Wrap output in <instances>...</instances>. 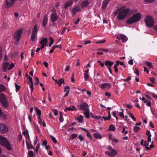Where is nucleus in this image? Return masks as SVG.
<instances>
[{"mask_svg":"<svg viewBox=\"0 0 157 157\" xmlns=\"http://www.w3.org/2000/svg\"><path fill=\"white\" fill-rule=\"evenodd\" d=\"M39 119V120L38 121V122L39 124H42L43 123V121H42V119H41L40 117H38Z\"/></svg>","mask_w":157,"mask_h":157,"instance_id":"obj_59","label":"nucleus"},{"mask_svg":"<svg viewBox=\"0 0 157 157\" xmlns=\"http://www.w3.org/2000/svg\"><path fill=\"white\" fill-rule=\"evenodd\" d=\"M23 32V30L22 29H19L16 31L14 33V37L16 39L17 41H19L21 36Z\"/></svg>","mask_w":157,"mask_h":157,"instance_id":"obj_7","label":"nucleus"},{"mask_svg":"<svg viewBox=\"0 0 157 157\" xmlns=\"http://www.w3.org/2000/svg\"><path fill=\"white\" fill-rule=\"evenodd\" d=\"M137 11V10L136 9L132 10H130V11H129V13L133 14L134 13H136Z\"/></svg>","mask_w":157,"mask_h":157,"instance_id":"obj_45","label":"nucleus"},{"mask_svg":"<svg viewBox=\"0 0 157 157\" xmlns=\"http://www.w3.org/2000/svg\"><path fill=\"white\" fill-rule=\"evenodd\" d=\"M134 131L135 132H137L140 130V128L137 126H134L133 127Z\"/></svg>","mask_w":157,"mask_h":157,"instance_id":"obj_37","label":"nucleus"},{"mask_svg":"<svg viewBox=\"0 0 157 157\" xmlns=\"http://www.w3.org/2000/svg\"><path fill=\"white\" fill-rule=\"evenodd\" d=\"M109 0H104L103 1L102 7V9H105L106 8L107 5L109 3Z\"/></svg>","mask_w":157,"mask_h":157,"instance_id":"obj_19","label":"nucleus"},{"mask_svg":"<svg viewBox=\"0 0 157 157\" xmlns=\"http://www.w3.org/2000/svg\"><path fill=\"white\" fill-rule=\"evenodd\" d=\"M0 102L2 104L4 107L7 108L9 106L7 99L3 94H0Z\"/></svg>","mask_w":157,"mask_h":157,"instance_id":"obj_4","label":"nucleus"},{"mask_svg":"<svg viewBox=\"0 0 157 157\" xmlns=\"http://www.w3.org/2000/svg\"><path fill=\"white\" fill-rule=\"evenodd\" d=\"M15 86L16 88V92H17L20 89L21 87L20 86L18 85L16 83H15Z\"/></svg>","mask_w":157,"mask_h":157,"instance_id":"obj_38","label":"nucleus"},{"mask_svg":"<svg viewBox=\"0 0 157 157\" xmlns=\"http://www.w3.org/2000/svg\"><path fill=\"white\" fill-rule=\"evenodd\" d=\"M89 71V69H87L85 70L84 71V80L85 81H87L89 78L90 76L88 74Z\"/></svg>","mask_w":157,"mask_h":157,"instance_id":"obj_13","label":"nucleus"},{"mask_svg":"<svg viewBox=\"0 0 157 157\" xmlns=\"http://www.w3.org/2000/svg\"><path fill=\"white\" fill-rule=\"evenodd\" d=\"M73 3L72 0H69L65 4L64 8L65 9L67 8L71 5Z\"/></svg>","mask_w":157,"mask_h":157,"instance_id":"obj_16","label":"nucleus"},{"mask_svg":"<svg viewBox=\"0 0 157 157\" xmlns=\"http://www.w3.org/2000/svg\"><path fill=\"white\" fill-rule=\"evenodd\" d=\"M93 135L95 138L99 139H101L102 136L99 133H96L94 134Z\"/></svg>","mask_w":157,"mask_h":157,"instance_id":"obj_24","label":"nucleus"},{"mask_svg":"<svg viewBox=\"0 0 157 157\" xmlns=\"http://www.w3.org/2000/svg\"><path fill=\"white\" fill-rule=\"evenodd\" d=\"M113 64V62H111L109 60H107L105 62V65L106 66H108V67H110L112 66Z\"/></svg>","mask_w":157,"mask_h":157,"instance_id":"obj_21","label":"nucleus"},{"mask_svg":"<svg viewBox=\"0 0 157 157\" xmlns=\"http://www.w3.org/2000/svg\"><path fill=\"white\" fill-rule=\"evenodd\" d=\"M5 90V87L3 85H0V92L4 91Z\"/></svg>","mask_w":157,"mask_h":157,"instance_id":"obj_34","label":"nucleus"},{"mask_svg":"<svg viewBox=\"0 0 157 157\" xmlns=\"http://www.w3.org/2000/svg\"><path fill=\"white\" fill-rule=\"evenodd\" d=\"M35 79H36V82H35V85H37L38 84L39 82V79L36 77H35Z\"/></svg>","mask_w":157,"mask_h":157,"instance_id":"obj_54","label":"nucleus"},{"mask_svg":"<svg viewBox=\"0 0 157 157\" xmlns=\"http://www.w3.org/2000/svg\"><path fill=\"white\" fill-rule=\"evenodd\" d=\"M28 79L29 82H27V83L30 86L31 91L32 92L33 90L34 89L33 79L30 76H29Z\"/></svg>","mask_w":157,"mask_h":157,"instance_id":"obj_11","label":"nucleus"},{"mask_svg":"<svg viewBox=\"0 0 157 157\" xmlns=\"http://www.w3.org/2000/svg\"><path fill=\"white\" fill-rule=\"evenodd\" d=\"M77 136L78 135L77 134H73L71 136V139L73 140V139H75L77 137Z\"/></svg>","mask_w":157,"mask_h":157,"instance_id":"obj_42","label":"nucleus"},{"mask_svg":"<svg viewBox=\"0 0 157 157\" xmlns=\"http://www.w3.org/2000/svg\"><path fill=\"white\" fill-rule=\"evenodd\" d=\"M28 150H29V149H34V147L33 145L31 144V143L28 142L27 140L25 141Z\"/></svg>","mask_w":157,"mask_h":157,"instance_id":"obj_18","label":"nucleus"},{"mask_svg":"<svg viewBox=\"0 0 157 157\" xmlns=\"http://www.w3.org/2000/svg\"><path fill=\"white\" fill-rule=\"evenodd\" d=\"M146 65L150 68H153L152 63L148 62H146L145 63Z\"/></svg>","mask_w":157,"mask_h":157,"instance_id":"obj_31","label":"nucleus"},{"mask_svg":"<svg viewBox=\"0 0 157 157\" xmlns=\"http://www.w3.org/2000/svg\"><path fill=\"white\" fill-rule=\"evenodd\" d=\"M125 7L126 6L124 5H123L121 7L117 9L116 12H117L118 11H120V10H122L125 9Z\"/></svg>","mask_w":157,"mask_h":157,"instance_id":"obj_44","label":"nucleus"},{"mask_svg":"<svg viewBox=\"0 0 157 157\" xmlns=\"http://www.w3.org/2000/svg\"><path fill=\"white\" fill-rule=\"evenodd\" d=\"M47 144V141L46 140H44L42 143V145L46 146Z\"/></svg>","mask_w":157,"mask_h":157,"instance_id":"obj_60","label":"nucleus"},{"mask_svg":"<svg viewBox=\"0 0 157 157\" xmlns=\"http://www.w3.org/2000/svg\"><path fill=\"white\" fill-rule=\"evenodd\" d=\"M89 4L88 1H85L83 2L81 5V7L83 8L88 6Z\"/></svg>","mask_w":157,"mask_h":157,"instance_id":"obj_25","label":"nucleus"},{"mask_svg":"<svg viewBox=\"0 0 157 157\" xmlns=\"http://www.w3.org/2000/svg\"><path fill=\"white\" fill-rule=\"evenodd\" d=\"M79 107L80 109L83 110L84 111L89 109L88 105L86 102H84L82 104H80L79 105Z\"/></svg>","mask_w":157,"mask_h":157,"instance_id":"obj_10","label":"nucleus"},{"mask_svg":"<svg viewBox=\"0 0 157 157\" xmlns=\"http://www.w3.org/2000/svg\"><path fill=\"white\" fill-rule=\"evenodd\" d=\"M129 115L131 117V118L133 120V121H136V118L131 113H128Z\"/></svg>","mask_w":157,"mask_h":157,"instance_id":"obj_48","label":"nucleus"},{"mask_svg":"<svg viewBox=\"0 0 157 157\" xmlns=\"http://www.w3.org/2000/svg\"><path fill=\"white\" fill-rule=\"evenodd\" d=\"M64 120V118L63 116V115L62 114V113H60V117H59V121L60 122H63Z\"/></svg>","mask_w":157,"mask_h":157,"instance_id":"obj_41","label":"nucleus"},{"mask_svg":"<svg viewBox=\"0 0 157 157\" xmlns=\"http://www.w3.org/2000/svg\"><path fill=\"white\" fill-rule=\"evenodd\" d=\"M48 20V17L47 14H45L44 17L43 22L42 25L44 27H45L47 24Z\"/></svg>","mask_w":157,"mask_h":157,"instance_id":"obj_12","label":"nucleus"},{"mask_svg":"<svg viewBox=\"0 0 157 157\" xmlns=\"http://www.w3.org/2000/svg\"><path fill=\"white\" fill-rule=\"evenodd\" d=\"M78 138L81 141H82L83 140V137L81 135L78 136Z\"/></svg>","mask_w":157,"mask_h":157,"instance_id":"obj_58","label":"nucleus"},{"mask_svg":"<svg viewBox=\"0 0 157 157\" xmlns=\"http://www.w3.org/2000/svg\"><path fill=\"white\" fill-rule=\"evenodd\" d=\"M40 145L39 144H38L36 145L35 150V151L36 153L38 152L39 149Z\"/></svg>","mask_w":157,"mask_h":157,"instance_id":"obj_49","label":"nucleus"},{"mask_svg":"<svg viewBox=\"0 0 157 157\" xmlns=\"http://www.w3.org/2000/svg\"><path fill=\"white\" fill-rule=\"evenodd\" d=\"M69 87L68 86L64 87V91L66 92V93L64 95V97H66L68 95L69 91Z\"/></svg>","mask_w":157,"mask_h":157,"instance_id":"obj_23","label":"nucleus"},{"mask_svg":"<svg viewBox=\"0 0 157 157\" xmlns=\"http://www.w3.org/2000/svg\"><path fill=\"white\" fill-rule=\"evenodd\" d=\"M50 136L51 138L52 139V140L53 141V143L55 144L57 142V141L56 140L55 138L54 137V136H53L52 135H50Z\"/></svg>","mask_w":157,"mask_h":157,"instance_id":"obj_43","label":"nucleus"},{"mask_svg":"<svg viewBox=\"0 0 157 157\" xmlns=\"http://www.w3.org/2000/svg\"><path fill=\"white\" fill-rule=\"evenodd\" d=\"M105 40H100L96 42V44H102L105 43Z\"/></svg>","mask_w":157,"mask_h":157,"instance_id":"obj_56","label":"nucleus"},{"mask_svg":"<svg viewBox=\"0 0 157 157\" xmlns=\"http://www.w3.org/2000/svg\"><path fill=\"white\" fill-rule=\"evenodd\" d=\"M97 62L100 64L101 67H102L104 66V64L101 60H99Z\"/></svg>","mask_w":157,"mask_h":157,"instance_id":"obj_55","label":"nucleus"},{"mask_svg":"<svg viewBox=\"0 0 157 157\" xmlns=\"http://www.w3.org/2000/svg\"><path fill=\"white\" fill-rule=\"evenodd\" d=\"M144 71L146 72L147 74H148L149 72V71L148 69H147L145 67H144Z\"/></svg>","mask_w":157,"mask_h":157,"instance_id":"obj_61","label":"nucleus"},{"mask_svg":"<svg viewBox=\"0 0 157 157\" xmlns=\"http://www.w3.org/2000/svg\"><path fill=\"white\" fill-rule=\"evenodd\" d=\"M19 54V52L17 51H15L13 52L12 54V57L13 58L16 57Z\"/></svg>","mask_w":157,"mask_h":157,"instance_id":"obj_40","label":"nucleus"},{"mask_svg":"<svg viewBox=\"0 0 157 157\" xmlns=\"http://www.w3.org/2000/svg\"><path fill=\"white\" fill-rule=\"evenodd\" d=\"M29 156L27 157H33L34 156V154L32 151H29L28 153Z\"/></svg>","mask_w":157,"mask_h":157,"instance_id":"obj_35","label":"nucleus"},{"mask_svg":"<svg viewBox=\"0 0 157 157\" xmlns=\"http://www.w3.org/2000/svg\"><path fill=\"white\" fill-rule=\"evenodd\" d=\"M23 134L25 135H27L29 134V132L27 130H26L23 132Z\"/></svg>","mask_w":157,"mask_h":157,"instance_id":"obj_52","label":"nucleus"},{"mask_svg":"<svg viewBox=\"0 0 157 157\" xmlns=\"http://www.w3.org/2000/svg\"><path fill=\"white\" fill-rule=\"evenodd\" d=\"M9 63L8 62H6L3 63L2 67L4 72H6L7 71V68L9 66Z\"/></svg>","mask_w":157,"mask_h":157,"instance_id":"obj_15","label":"nucleus"},{"mask_svg":"<svg viewBox=\"0 0 157 157\" xmlns=\"http://www.w3.org/2000/svg\"><path fill=\"white\" fill-rule=\"evenodd\" d=\"M64 82V80L63 78H62L60 79L58 81L57 80V82H56V83L58 84L59 86H61V84L63 83Z\"/></svg>","mask_w":157,"mask_h":157,"instance_id":"obj_29","label":"nucleus"},{"mask_svg":"<svg viewBox=\"0 0 157 157\" xmlns=\"http://www.w3.org/2000/svg\"><path fill=\"white\" fill-rule=\"evenodd\" d=\"M128 63L130 65H133V60L130 59L128 61Z\"/></svg>","mask_w":157,"mask_h":157,"instance_id":"obj_64","label":"nucleus"},{"mask_svg":"<svg viewBox=\"0 0 157 157\" xmlns=\"http://www.w3.org/2000/svg\"><path fill=\"white\" fill-rule=\"evenodd\" d=\"M120 38L123 42H125L127 40V37L124 35H120Z\"/></svg>","mask_w":157,"mask_h":157,"instance_id":"obj_28","label":"nucleus"},{"mask_svg":"<svg viewBox=\"0 0 157 157\" xmlns=\"http://www.w3.org/2000/svg\"><path fill=\"white\" fill-rule=\"evenodd\" d=\"M145 22L146 25L149 27L152 26L154 23L153 20L150 16L146 17Z\"/></svg>","mask_w":157,"mask_h":157,"instance_id":"obj_5","label":"nucleus"},{"mask_svg":"<svg viewBox=\"0 0 157 157\" xmlns=\"http://www.w3.org/2000/svg\"><path fill=\"white\" fill-rule=\"evenodd\" d=\"M107 86L110 87V85L108 83H104L101 85V87L102 89H104Z\"/></svg>","mask_w":157,"mask_h":157,"instance_id":"obj_36","label":"nucleus"},{"mask_svg":"<svg viewBox=\"0 0 157 157\" xmlns=\"http://www.w3.org/2000/svg\"><path fill=\"white\" fill-rule=\"evenodd\" d=\"M144 146L145 147V148L146 147H147L149 145V144L147 143L146 141H144Z\"/></svg>","mask_w":157,"mask_h":157,"instance_id":"obj_62","label":"nucleus"},{"mask_svg":"<svg viewBox=\"0 0 157 157\" xmlns=\"http://www.w3.org/2000/svg\"><path fill=\"white\" fill-rule=\"evenodd\" d=\"M38 32L37 26L35 25L33 29L32 30V34L36 35Z\"/></svg>","mask_w":157,"mask_h":157,"instance_id":"obj_26","label":"nucleus"},{"mask_svg":"<svg viewBox=\"0 0 157 157\" xmlns=\"http://www.w3.org/2000/svg\"><path fill=\"white\" fill-rule=\"evenodd\" d=\"M73 109H74L75 111L77 110L76 109L75 107L74 106H72V108L67 107L65 109H64L65 112H67V111H71L73 110Z\"/></svg>","mask_w":157,"mask_h":157,"instance_id":"obj_27","label":"nucleus"},{"mask_svg":"<svg viewBox=\"0 0 157 157\" xmlns=\"http://www.w3.org/2000/svg\"><path fill=\"white\" fill-rule=\"evenodd\" d=\"M58 16L56 12H53L51 14L50 19L51 21L53 23L54 25L56 24L55 22L58 19Z\"/></svg>","mask_w":157,"mask_h":157,"instance_id":"obj_6","label":"nucleus"},{"mask_svg":"<svg viewBox=\"0 0 157 157\" xmlns=\"http://www.w3.org/2000/svg\"><path fill=\"white\" fill-rule=\"evenodd\" d=\"M0 144L5 147L8 150H11L10 145L6 138L0 135Z\"/></svg>","mask_w":157,"mask_h":157,"instance_id":"obj_3","label":"nucleus"},{"mask_svg":"<svg viewBox=\"0 0 157 157\" xmlns=\"http://www.w3.org/2000/svg\"><path fill=\"white\" fill-rule=\"evenodd\" d=\"M105 95L107 96L109 98L111 96L110 93L109 92H106L105 93Z\"/></svg>","mask_w":157,"mask_h":157,"instance_id":"obj_63","label":"nucleus"},{"mask_svg":"<svg viewBox=\"0 0 157 157\" xmlns=\"http://www.w3.org/2000/svg\"><path fill=\"white\" fill-rule=\"evenodd\" d=\"M154 146L152 143L150 145L149 147H146V149L147 150H148L150 149L151 148H152L154 147Z\"/></svg>","mask_w":157,"mask_h":157,"instance_id":"obj_51","label":"nucleus"},{"mask_svg":"<svg viewBox=\"0 0 157 157\" xmlns=\"http://www.w3.org/2000/svg\"><path fill=\"white\" fill-rule=\"evenodd\" d=\"M98 50L100 51H103L105 52H108L109 51L108 49H104L103 48H99L98 49Z\"/></svg>","mask_w":157,"mask_h":157,"instance_id":"obj_53","label":"nucleus"},{"mask_svg":"<svg viewBox=\"0 0 157 157\" xmlns=\"http://www.w3.org/2000/svg\"><path fill=\"white\" fill-rule=\"evenodd\" d=\"M50 42L48 45V46L49 47H50L51 46L52 44H53V43L54 42V40L52 39V38L51 37L50 38Z\"/></svg>","mask_w":157,"mask_h":157,"instance_id":"obj_50","label":"nucleus"},{"mask_svg":"<svg viewBox=\"0 0 157 157\" xmlns=\"http://www.w3.org/2000/svg\"><path fill=\"white\" fill-rule=\"evenodd\" d=\"M86 133H87V134H86L87 137L89 138L90 139L92 140V136L90 134V133L89 132V131H88V132H87Z\"/></svg>","mask_w":157,"mask_h":157,"instance_id":"obj_46","label":"nucleus"},{"mask_svg":"<svg viewBox=\"0 0 157 157\" xmlns=\"http://www.w3.org/2000/svg\"><path fill=\"white\" fill-rule=\"evenodd\" d=\"M36 36V35L32 34L30 40L32 41H34L35 38Z\"/></svg>","mask_w":157,"mask_h":157,"instance_id":"obj_39","label":"nucleus"},{"mask_svg":"<svg viewBox=\"0 0 157 157\" xmlns=\"http://www.w3.org/2000/svg\"><path fill=\"white\" fill-rule=\"evenodd\" d=\"M141 16L142 15L140 13L134 14L127 20L126 23L128 24H132L133 23L137 22L140 20Z\"/></svg>","mask_w":157,"mask_h":157,"instance_id":"obj_2","label":"nucleus"},{"mask_svg":"<svg viewBox=\"0 0 157 157\" xmlns=\"http://www.w3.org/2000/svg\"><path fill=\"white\" fill-rule=\"evenodd\" d=\"M83 117L82 116L80 115L79 116V117L77 118V120L78 121V122L79 123H82L83 121Z\"/></svg>","mask_w":157,"mask_h":157,"instance_id":"obj_33","label":"nucleus"},{"mask_svg":"<svg viewBox=\"0 0 157 157\" xmlns=\"http://www.w3.org/2000/svg\"><path fill=\"white\" fill-rule=\"evenodd\" d=\"M89 113H90L89 109H88L86 110L84 112V116H85V117L87 119H89L90 117Z\"/></svg>","mask_w":157,"mask_h":157,"instance_id":"obj_22","label":"nucleus"},{"mask_svg":"<svg viewBox=\"0 0 157 157\" xmlns=\"http://www.w3.org/2000/svg\"><path fill=\"white\" fill-rule=\"evenodd\" d=\"M8 128L5 124L0 123V132L3 133H6L8 131Z\"/></svg>","mask_w":157,"mask_h":157,"instance_id":"obj_8","label":"nucleus"},{"mask_svg":"<svg viewBox=\"0 0 157 157\" xmlns=\"http://www.w3.org/2000/svg\"><path fill=\"white\" fill-rule=\"evenodd\" d=\"M81 9L78 6H75L73 8L71 12L73 15L75 14L76 13L79 11Z\"/></svg>","mask_w":157,"mask_h":157,"instance_id":"obj_14","label":"nucleus"},{"mask_svg":"<svg viewBox=\"0 0 157 157\" xmlns=\"http://www.w3.org/2000/svg\"><path fill=\"white\" fill-rule=\"evenodd\" d=\"M14 67V64L13 63H12L9 66L8 68V70H11Z\"/></svg>","mask_w":157,"mask_h":157,"instance_id":"obj_47","label":"nucleus"},{"mask_svg":"<svg viewBox=\"0 0 157 157\" xmlns=\"http://www.w3.org/2000/svg\"><path fill=\"white\" fill-rule=\"evenodd\" d=\"M146 134L147 136H148L147 137V142H151V133L150 131L147 130V132Z\"/></svg>","mask_w":157,"mask_h":157,"instance_id":"obj_20","label":"nucleus"},{"mask_svg":"<svg viewBox=\"0 0 157 157\" xmlns=\"http://www.w3.org/2000/svg\"><path fill=\"white\" fill-rule=\"evenodd\" d=\"M35 109L36 114L38 116V117H40V116L41 115V111L37 107L35 108Z\"/></svg>","mask_w":157,"mask_h":157,"instance_id":"obj_30","label":"nucleus"},{"mask_svg":"<svg viewBox=\"0 0 157 157\" xmlns=\"http://www.w3.org/2000/svg\"><path fill=\"white\" fill-rule=\"evenodd\" d=\"M115 129V128L114 125L112 124L109 126V131H114Z\"/></svg>","mask_w":157,"mask_h":157,"instance_id":"obj_32","label":"nucleus"},{"mask_svg":"<svg viewBox=\"0 0 157 157\" xmlns=\"http://www.w3.org/2000/svg\"><path fill=\"white\" fill-rule=\"evenodd\" d=\"M48 39H47V38H42V39L41 40V41L39 43L41 45H42V44L43 45V44H45V46H46V45L47 44V43L48 42Z\"/></svg>","mask_w":157,"mask_h":157,"instance_id":"obj_17","label":"nucleus"},{"mask_svg":"<svg viewBox=\"0 0 157 157\" xmlns=\"http://www.w3.org/2000/svg\"><path fill=\"white\" fill-rule=\"evenodd\" d=\"M130 11V9H124L122 10L116 12V10L115 12V14H117V19L119 20H124L128 16Z\"/></svg>","mask_w":157,"mask_h":157,"instance_id":"obj_1","label":"nucleus"},{"mask_svg":"<svg viewBox=\"0 0 157 157\" xmlns=\"http://www.w3.org/2000/svg\"><path fill=\"white\" fill-rule=\"evenodd\" d=\"M105 153L106 155L110 157H114L117 155V152L115 150L113 149L110 151H106Z\"/></svg>","mask_w":157,"mask_h":157,"instance_id":"obj_9","label":"nucleus"},{"mask_svg":"<svg viewBox=\"0 0 157 157\" xmlns=\"http://www.w3.org/2000/svg\"><path fill=\"white\" fill-rule=\"evenodd\" d=\"M119 116L122 117L124 119V113L123 112H120L119 113Z\"/></svg>","mask_w":157,"mask_h":157,"instance_id":"obj_57","label":"nucleus"}]
</instances>
